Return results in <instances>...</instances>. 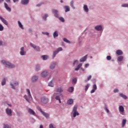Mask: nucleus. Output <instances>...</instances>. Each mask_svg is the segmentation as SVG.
<instances>
[{"label":"nucleus","instance_id":"obj_24","mask_svg":"<svg viewBox=\"0 0 128 128\" xmlns=\"http://www.w3.org/2000/svg\"><path fill=\"white\" fill-rule=\"evenodd\" d=\"M119 96H121V98H124V100H126V98H128V97H126V95L123 94L122 93H120L119 94Z\"/></svg>","mask_w":128,"mask_h":128},{"label":"nucleus","instance_id":"obj_16","mask_svg":"<svg viewBox=\"0 0 128 128\" xmlns=\"http://www.w3.org/2000/svg\"><path fill=\"white\" fill-rule=\"evenodd\" d=\"M24 48L22 47L20 48V54L21 56H24L26 54V52L24 51Z\"/></svg>","mask_w":128,"mask_h":128},{"label":"nucleus","instance_id":"obj_46","mask_svg":"<svg viewBox=\"0 0 128 128\" xmlns=\"http://www.w3.org/2000/svg\"><path fill=\"white\" fill-rule=\"evenodd\" d=\"M4 128H11L8 124H4Z\"/></svg>","mask_w":128,"mask_h":128},{"label":"nucleus","instance_id":"obj_39","mask_svg":"<svg viewBox=\"0 0 128 128\" xmlns=\"http://www.w3.org/2000/svg\"><path fill=\"white\" fill-rule=\"evenodd\" d=\"M59 20L60 22H64V18L62 17H60L59 18Z\"/></svg>","mask_w":128,"mask_h":128},{"label":"nucleus","instance_id":"obj_51","mask_svg":"<svg viewBox=\"0 0 128 128\" xmlns=\"http://www.w3.org/2000/svg\"><path fill=\"white\" fill-rule=\"evenodd\" d=\"M12 88H13L14 90H16V87H14V84H10Z\"/></svg>","mask_w":128,"mask_h":128},{"label":"nucleus","instance_id":"obj_20","mask_svg":"<svg viewBox=\"0 0 128 128\" xmlns=\"http://www.w3.org/2000/svg\"><path fill=\"white\" fill-rule=\"evenodd\" d=\"M50 68V70H54V68H56V63L51 64Z\"/></svg>","mask_w":128,"mask_h":128},{"label":"nucleus","instance_id":"obj_36","mask_svg":"<svg viewBox=\"0 0 128 128\" xmlns=\"http://www.w3.org/2000/svg\"><path fill=\"white\" fill-rule=\"evenodd\" d=\"M74 87H70L68 89V92H74Z\"/></svg>","mask_w":128,"mask_h":128},{"label":"nucleus","instance_id":"obj_2","mask_svg":"<svg viewBox=\"0 0 128 128\" xmlns=\"http://www.w3.org/2000/svg\"><path fill=\"white\" fill-rule=\"evenodd\" d=\"M2 62L4 66H6V68H14V65L12 64L10 62L2 60Z\"/></svg>","mask_w":128,"mask_h":128},{"label":"nucleus","instance_id":"obj_59","mask_svg":"<svg viewBox=\"0 0 128 128\" xmlns=\"http://www.w3.org/2000/svg\"><path fill=\"white\" fill-rule=\"evenodd\" d=\"M40 128H44V126H42V124H40Z\"/></svg>","mask_w":128,"mask_h":128},{"label":"nucleus","instance_id":"obj_17","mask_svg":"<svg viewBox=\"0 0 128 128\" xmlns=\"http://www.w3.org/2000/svg\"><path fill=\"white\" fill-rule=\"evenodd\" d=\"M38 80V76H34L32 78V80L33 82H36V80Z\"/></svg>","mask_w":128,"mask_h":128},{"label":"nucleus","instance_id":"obj_22","mask_svg":"<svg viewBox=\"0 0 128 128\" xmlns=\"http://www.w3.org/2000/svg\"><path fill=\"white\" fill-rule=\"evenodd\" d=\"M84 10L86 12H88V6L84 5Z\"/></svg>","mask_w":128,"mask_h":128},{"label":"nucleus","instance_id":"obj_58","mask_svg":"<svg viewBox=\"0 0 128 128\" xmlns=\"http://www.w3.org/2000/svg\"><path fill=\"white\" fill-rule=\"evenodd\" d=\"M106 110L107 112L108 113L110 112V110L107 108H106Z\"/></svg>","mask_w":128,"mask_h":128},{"label":"nucleus","instance_id":"obj_62","mask_svg":"<svg viewBox=\"0 0 128 128\" xmlns=\"http://www.w3.org/2000/svg\"><path fill=\"white\" fill-rule=\"evenodd\" d=\"M6 2H10V0H6Z\"/></svg>","mask_w":128,"mask_h":128},{"label":"nucleus","instance_id":"obj_12","mask_svg":"<svg viewBox=\"0 0 128 128\" xmlns=\"http://www.w3.org/2000/svg\"><path fill=\"white\" fill-rule=\"evenodd\" d=\"M26 92L28 95V98L30 100H32V94H30V91L29 89H26Z\"/></svg>","mask_w":128,"mask_h":128},{"label":"nucleus","instance_id":"obj_14","mask_svg":"<svg viewBox=\"0 0 128 128\" xmlns=\"http://www.w3.org/2000/svg\"><path fill=\"white\" fill-rule=\"evenodd\" d=\"M12 112L11 109L8 108L6 109V113L8 116H12Z\"/></svg>","mask_w":128,"mask_h":128},{"label":"nucleus","instance_id":"obj_10","mask_svg":"<svg viewBox=\"0 0 128 128\" xmlns=\"http://www.w3.org/2000/svg\"><path fill=\"white\" fill-rule=\"evenodd\" d=\"M4 8H6V10L8 11V12H12V9L10 8L8 6V4L4 2Z\"/></svg>","mask_w":128,"mask_h":128},{"label":"nucleus","instance_id":"obj_30","mask_svg":"<svg viewBox=\"0 0 128 128\" xmlns=\"http://www.w3.org/2000/svg\"><path fill=\"white\" fill-rule=\"evenodd\" d=\"M42 60H46L47 58H48V56H46V55H44L42 56Z\"/></svg>","mask_w":128,"mask_h":128},{"label":"nucleus","instance_id":"obj_23","mask_svg":"<svg viewBox=\"0 0 128 128\" xmlns=\"http://www.w3.org/2000/svg\"><path fill=\"white\" fill-rule=\"evenodd\" d=\"M64 8H65L66 12H70V6H66Z\"/></svg>","mask_w":128,"mask_h":128},{"label":"nucleus","instance_id":"obj_41","mask_svg":"<svg viewBox=\"0 0 128 128\" xmlns=\"http://www.w3.org/2000/svg\"><path fill=\"white\" fill-rule=\"evenodd\" d=\"M4 84H6V78H4L2 80V85L4 86Z\"/></svg>","mask_w":128,"mask_h":128},{"label":"nucleus","instance_id":"obj_52","mask_svg":"<svg viewBox=\"0 0 128 128\" xmlns=\"http://www.w3.org/2000/svg\"><path fill=\"white\" fill-rule=\"evenodd\" d=\"M90 78H92V76L91 75L89 76L88 77V80H90Z\"/></svg>","mask_w":128,"mask_h":128},{"label":"nucleus","instance_id":"obj_64","mask_svg":"<svg viewBox=\"0 0 128 128\" xmlns=\"http://www.w3.org/2000/svg\"><path fill=\"white\" fill-rule=\"evenodd\" d=\"M4 0H0V4H2V2H4Z\"/></svg>","mask_w":128,"mask_h":128},{"label":"nucleus","instance_id":"obj_5","mask_svg":"<svg viewBox=\"0 0 128 128\" xmlns=\"http://www.w3.org/2000/svg\"><path fill=\"white\" fill-rule=\"evenodd\" d=\"M119 112L120 114L124 116V106H119Z\"/></svg>","mask_w":128,"mask_h":128},{"label":"nucleus","instance_id":"obj_44","mask_svg":"<svg viewBox=\"0 0 128 128\" xmlns=\"http://www.w3.org/2000/svg\"><path fill=\"white\" fill-rule=\"evenodd\" d=\"M48 16V14H45L44 16L43 17V18L44 19V20H46V18Z\"/></svg>","mask_w":128,"mask_h":128},{"label":"nucleus","instance_id":"obj_29","mask_svg":"<svg viewBox=\"0 0 128 128\" xmlns=\"http://www.w3.org/2000/svg\"><path fill=\"white\" fill-rule=\"evenodd\" d=\"M82 66V63L80 64L75 68V70H78L80 68V67Z\"/></svg>","mask_w":128,"mask_h":128},{"label":"nucleus","instance_id":"obj_43","mask_svg":"<svg viewBox=\"0 0 128 128\" xmlns=\"http://www.w3.org/2000/svg\"><path fill=\"white\" fill-rule=\"evenodd\" d=\"M24 98H25V100L28 102L29 103H30V100H28V96H26V95H24Z\"/></svg>","mask_w":128,"mask_h":128},{"label":"nucleus","instance_id":"obj_27","mask_svg":"<svg viewBox=\"0 0 128 128\" xmlns=\"http://www.w3.org/2000/svg\"><path fill=\"white\" fill-rule=\"evenodd\" d=\"M126 120L124 119L122 120V128H124L126 126Z\"/></svg>","mask_w":128,"mask_h":128},{"label":"nucleus","instance_id":"obj_56","mask_svg":"<svg viewBox=\"0 0 128 128\" xmlns=\"http://www.w3.org/2000/svg\"><path fill=\"white\" fill-rule=\"evenodd\" d=\"M114 92H118V89L114 90Z\"/></svg>","mask_w":128,"mask_h":128},{"label":"nucleus","instance_id":"obj_26","mask_svg":"<svg viewBox=\"0 0 128 128\" xmlns=\"http://www.w3.org/2000/svg\"><path fill=\"white\" fill-rule=\"evenodd\" d=\"M67 104H74V100L72 99H70L68 100Z\"/></svg>","mask_w":128,"mask_h":128},{"label":"nucleus","instance_id":"obj_47","mask_svg":"<svg viewBox=\"0 0 128 128\" xmlns=\"http://www.w3.org/2000/svg\"><path fill=\"white\" fill-rule=\"evenodd\" d=\"M76 64H78V60H75L73 62L74 66H76Z\"/></svg>","mask_w":128,"mask_h":128},{"label":"nucleus","instance_id":"obj_9","mask_svg":"<svg viewBox=\"0 0 128 128\" xmlns=\"http://www.w3.org/2000/svg\"><path fill=\"white\" fill-rule=\"evenodd\" d=\"M52 14H54V16L56 18H58V11L56 10H53L52 11Z\"/></svg>","mask_w":128,"mask_h":128},{"label":"nucleus","instance_id":"obj_4","mask_svg":"<svg viewBox=\"0 0 128 128\" xmlns=\"http://www.w3.org/2000/svg\"><path fill=\"white\" fill-rule=\"evenodd\" d=\"M62 48H58L57 49V50L54 51L53 52V55H52L53 58H56V54H58V53L59 52H62Z\"/></svg>","mask_w":128,"mask_h":128},{"label":"nucleus","instance_id":"obj_48","mask_svg":"<svg viewBox=\"0 0 128 128\" xmlns=\"http://www.w3.org/2000/svg\"><path fill=\"white\" fill-rule=\"evenodd\" d=\"M106 58L108 60H112V57L110 56H107Z\"/></svg>","mask_w":128,"mask_h":128},{"label":"nucleus","instance_id":"obj_8","mask_svg":"<svg viewBox=\"0 0 128 128\" xmlns=\"http://www.w3.org/2000/svg\"><path fill=\"white\" fill-rule=\"evenodd\" d=\"M40 111L42 114H43V116H45V118H50V114L44 112V111H42V109H40Z\"/></svg>","mask_w":128,"mask_h":128},{"label":"nucleus","instance_id":"obj_32","mask_svg":"<svg viewBox=\"0 0 128 128\" xmlns=\"http://www.w3.org/2000/svg\"><path fill=\"white\" fill-rule=\"evenodd\" d=\"M53 36L54 38H56L57 36H58V32H55L53 34Z\"/></svg>","mask_w":128,"mask_h":128},{"label":"nucleus","instance_id":"obj_42","mask_svg":"<svg viewBox=\"0 0 128 128\" xmlns=\"http://www.w3.org/2000/svg\"><path fill=\"white\" fill-rule=\"evenodd\" d=\"M63 40L66 42H67V44H70V40H68V39H66V38H64Z\"/></svg>","mask_w":128,"mask_h":128},{"label":"nucleus","instance_id":"obj_19","mask_svg":"<svg viewBox=\"0 0 128 128\" xmlns=\"http://www.w3.org/2000/svg\"><path fill=\"white\" fill-rule=\"evenodd\" d=\"M57 92H60V94H62L64 92V90H62V87L58 88L56 90Z\"/></svg>","mask_w":128,"mask_h":128},{"label":"nucleus","instance_id":"obj_38","mask_svg":"<svg viewBox=\"0 0 128 128\" xmlns=\"http://www.w3.org/2000/svg\"><path fill=\"white\" fill-rule=\"evenodd\" d=\"M36 70H40V65L36 66Z\"/></svg>","mask_w":128,"mask_h":128},{"label":"nucleus","instance_id":"obj_33","mask_svg":"<svg viewBox=\"0 0 128 128\" xmlns=\"http://www.w3.org/2000/svg\"><path fill=\"white\" fill-rule=\"evenodd\" d=\"M78 82V79L76 78H74L72 80V84H76V83Z\"/></svg>","mask_w":128,"mask_h":128},{"label":"nucleus","instance_id":"obj_1","mask_svg":"<svg viewBox=\"0 0 128 128\" xmlns=\"http://www.w3.org/2000/svg\"><path fill=\"white\" fill-rule=\"evenodd\" d=\"M60 96H62V94L54 93L52 96V98H55L56 100H58L60 104H62V101H60Z\"/></svg>","mask_w":128,"mask_h":128},{"label":"nucleus","instance_id":"obj_13","mask_svg":"<svg viewBox=\"0 0 128 128\" xmlns=\"http://www.w3.org/2000/svg\"><path fill=\"white\" fill-rule=\"evenodd\" d=\"M48 74V72L47 71H44L41 74V76H42V78H46V76Z\"/></svg>","mask_w":128,"mask_h":128},{"label":"nucleus","instance_id":"obj_61","mask_svg":"<svg viewBox=\"0 0 128 128\" xmlns=\"http://www.w3.org/2000/svg\"><path fill=\"white\" fill-rule=\"evenodd\" d=\"M14 2H18V0H13Z\"/></svg>","mask_w":128,"mask_h":128},{"label":"nucleus","instance_id":"obj_53","mask_svg":"<svg viewBox=\"0 0 128 128\" xmlns=\"http://www.w3.org/2000/svg\"><path fill=\"white\" fill-rule=\"evenodd\" d=\"M42 34H46V36H48V32H42Z\"/></svg>","mask_w":128,"mask_h":128},{"label":"nucleus","instance_id":"obj_35","mask_svg":"<svg viewBox=\"0 0 128 128\" xmlns=\"http://www.w3.org/2000/svg\"><path fill=\"white\" fill-rule=\"evenodd\" d=\"M18 24L20 28L24 30V26H22V24L20 21H18Z\"/></svg>","mask_w":128,"mask_h":128},{"label":"nucleus","instance_id":"obj_37","mask_svg":"<svg viewBox=\"0 0 128 128\" xmlns=\"http://www.w3.org/2000/svg\"><path fill=\"white\" fill-rule=\"evenodd\" d=\"M70 6H72V8H74V10L76 8H74V1H72L70 2Z\"/></svg>","mask_w":128,"mask_h":128},{"label":"nucleus","instance_id":"obj_54","mask_svg":"<svg viewBox=\"0 0 128 128\" xmlns=\"http://www.w3.org/2000/svg\"><path fill=\"white\" fill-rule=\"evenodd\" d=\"M94 92H96V90L94 89H93L91 90L90 93L94 94Z\"/></svg>","mask_w":128,"mask_h":128},{"label":"nucleus","instance_id":"obj_31","mask_svg":"<svg viewBox=\"0 0 128 128\" xmlns=\"http://www.w3.org/2000/svg\"><path fill=\"white\" fill-rule=\"evenodd\" d=\"M48 86L52 88L54 86V81L52 80L48 84Z\"/></svg>","mask_w":128,"mask_h":128},{"label":"nucleus","instance_id":"obj_63","mask_svg":"<svg viewBox=\"0 0 128 128\" xmlns=\"http://www.w3.org/2000/svg\"><path fill=\"white\" fill-rule=\"evenodd\" d=\"M80 69L82 70L83 72L84 71V68H81Z\"/></svg>","mask_w":128,"mask_h":128},{"label":"nucleus","instance_id":"obj_21","mask_svg":"<svg viewBox=\"0 0 128 128\" xmlns=\"http://www.w3.org/2000/svg\"><path fill=\"white\" fill-rule=\"evenodd\" d=\"M102 26H97L95 27V29L96 30L98 31L102 30Z\"/></svg>","mask_w":128,"mask_h":128},{"label":"nucleus","instance_id":"obj_55","mask_svg":"<svg viewBox=\"0 0 128 128\" xmlns=\"http://www.w3.org/2000/svg\"><path fill=\"white\" fill-rule=\"evenodd\" d=\"M14 84L15 86H18V82H15L14 83Z\"/></svg>","mask_w":128,"mask_h":128},{"label":"nucleus","instance_id":"obj_60","mask_svg":"<svg viewBox=\"0 0 128 128\" xmlns=\"http://www.w3.org/2000/svg\"><path fill=\"white\" fill-rule=\"evenodd\" d=\"M2 44H4V42H2L0 40V46H2Z\"/></svg>","mask_w":128,"mask_h":128},{"label":"nucleus","instance_id":"obj_50","mask_svg":"<svg viewBox=\"0 0 128 128\" xmlns=\"http://www.w3.org/2000/svg\"><path fill=\"white\" fill-rule=\"evenodd\" d=\"M93 88H94V90H96V88H96V84H94V85L93 86Z\"/></svg>","mask_w":128,"mask_h":128},{"label":"nucleus","instance_id":"obj_45","mask_svg":"<svg viewBox=\"0 0 128 128\" xmlns=\"http://www.w3.org/2000/svg\"><path fill=\"white\" fill-rule=\"evenodd\" d=\"M2 30H4V26L2 24H0V31L2 32Z\"/></svg>","mask_w":128,"mask_h":128},{"label":"nucleus","instance_id":"obj_3","mask_svg":"<svg viewBox=\"0 0 128 128\" xmlns=\"http://www.w3.org/2000/svg\"><path fill=\"white\" fill-rule=\"evenodd\" d=\"M76 110H78V106L75 105L73 108L72 112H73V116L74 118H76V116H80V113L76 112Z\"/></svg>","mask_w":128,"mask_h":128},{"label":"nucleus","instance_id":"obj_34","mask_svg":"<svg viewBox=\"0 0 128 128\" xmlns=\"http://www.w3.org/2000/svg\"><path fill=\"white\" fill-rule=\"evenodd\" d=\"M122 60H124V56H120L118 58V62H122Z\"/></svg>","mask_w":128,"mask_h":128},{"label":"nucleus","instance_id":"obj_15","mask_svg":"<svg viewBox=\"0 0 128 128\" xmlns=\"http://www.w3.org/2000/svg\"><path fill=\"white\" fill-rule=\"evenodd\" d=\"M28 112L30 114H32V116H34V114H36V112L30 108L28 109Z\"/></svg>","mask_w":128,"mask_h":128},{"label":"nucleus","instance_id":"obj_18","mask_svg":"<svg viewBox=\"0 0 128 128\" xmlns=\"http://www.w3.org/2000/svg\"><path fill=\"white\" fill-rule=\"evenodd\" d=\"M88 58V55H86L85 56H84L83 58H82L80 60V62H86V58Z\"/></svg>","mask_w":128,"mask_h":128},{"label":"nucleus","instance_id":"obj_11","mask_svg":"<svg viewBox=\"0 0 128 128\" xmlns=\"http://www.w3.org/2000/svg\"><path fill=\"white\" fill-rule=\"evenodd\" d=\"M0 20L4 24H6V26H8V21H6L4 18L2 17V16H0Z\"/></svg>","mask_w":128,"mask_h":128},{"label":"nucleus","instance_id":"obj_25","mask_svg":"<svg viewBox=\"0 0 128 128\" xmlns=\"http://www.w3.org/2000/svg\"><path fill=\"white\" fill-rule=\"evenodd\" d=\"M28 0H22V4H28Z\"/></svg>","mask_w":128,"mask_h":128},{"label":"nucleus","instance_id":"obj_57","mask_svg":"<svg viewBox=\"0 0 128 128\" xmlns=\"http://www.w3.org/2000/svg\"><path fill=\"white\" fill-rule=\"evenodd\" d=\"M88 66H90V64H85V68H88Z\"/></svg>","mask_w":128,"mask_h":128},{"label":"nucleus","instance_id":"obj_28","mask_svg":"<svg viewBox=\"0 0 128 128\" xmlns=\"http://www.w3.org/2000/svg\"><path fill=\"white\" fill-rule=\"evenodd\" d=\"M116 54L118 55V56H122V51L120 50H118L116 52Z\"/></svg>","mask_w":128,"mask_h":128},{"label":"nucleus","instance_id":"obj_40","mask_svg":"<svg viewBox=\"0 0 128 128\" xmlns=\"http://www.w3.org/2000/svg\"><path fill=\"white\" fill-rule=\"evenodd\" d=\"M90 88V84H87L86 86H85V90L86 92L88 88Z\"/></svg>","mask_w":128,"mask_h":128},{"label":"nucleus","instance_id":"obj_6","mask_svg":"<svg viewBox=\"0 0 128 128\" xmlns=\"http://www.w3.org/2000/svg\"><path fill=\"white\" fill-rule=\"evenodd\" d=\"M41 102L44 104H48V99L46 97H42L41 98Z\"/></svg>","mask_w":128,"mask_h":128},{"label":"nucleus","instance_id":"obj_49","mask_svg":"<svg viewBox=\"0 0 128 128\" xmlns=\"http://www.w3.org/2000/svg\"><path fill=\"white\" fill-rule=\"evenodd\" d=\"M122 6L126 8L127 6H128V4H123L122 5Z\"/></svg>","mask_w":128,"mask_h":128},{"label":"nucleus","instance_id":"obj_7","mask_svg":"<svg viewBox=\"0 0 128 128\" xmlns=\"http://www.w3.org/2000/svg\"><path fill=\"white\" fill-rule=\"evenodd\" d=\"M30 46L35 50H36L37 52H40V47L36 46V45L32 43H30Z\"/></svg>","mask_w":128,"mask_h":128}]
</instances>
